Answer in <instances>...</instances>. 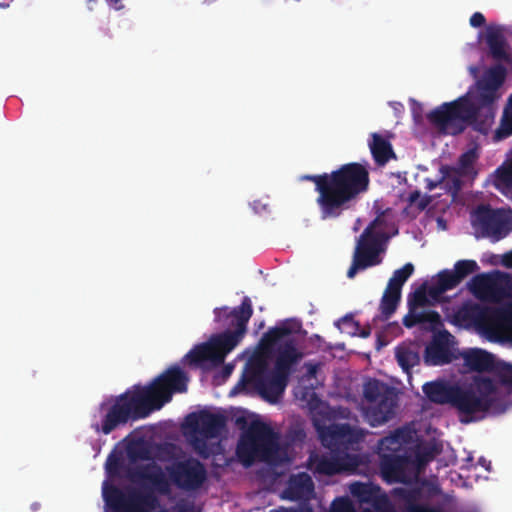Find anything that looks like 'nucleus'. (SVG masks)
Returning <instances> with one entry per match:
<instances>
[{"instance_id":"1","label":"nucleus","mask_w":512,"mask_h":512,"mask_svg":"<svg viewBox=\"0 0 512 512\" xmlns=\"http://www.w3.org/2000/svg\"><path fill=\"white\" fill-rule=\"evenodd\" d=\"M188 377L177 365L159 375L148 386H132L122 394L99 405L91 428L96 433L109 435L127 423L146 418L171 400L174 392H186Z\"/></svg>"},{"instance_id":"2","label":"nucleus","mask_w":512,"mask_h":512,"mask_svg":"<svg viewBox=\"0 0 512 512\" xmlns=\"http://www.w3.org/2000/svg\"><path fill=\"white\" fill-rule=\"evenodd\" d=\"M301 179L315 185L320 218L337 219L345 211L353 209L361 196L369 190V165L350 162L330 173L304 175Z\"/></svg>"},{"instance_id":"3","label":"nucleus","mask_w":512,"mask_h":512,"mask_svg":"<svg viewBox=\"0 0 512 512\" xmlns=\"http://www.w3.org/2000/svg\"><path fill=\"white\" fill-rule=\"evenodd\" d=\"M510 406L508 397L500 396L494 380L485 376L474 377L471 383L458 384L452 408L462 424H469L505 413Z\"/></svg>"},{"instance_id":"4","label":"nucleus","mask_w":512,"mask_h":512,"mask_svg":"<svg viewBox=\"0 0 512 512\" xmlns=\"http://www.w3.org/2000/svg\"><path fill=\"white\" fill-rule=\"evenodd\" d=\"M168 477L162 467L156 463L140 465L129 472L134 482L149 485L160 495L171 493V483L185 491L199 489L207 479L205 466L196 458L190 457L176 461L166 467Z\"/></svg>"},{"instance_id":"5","label":"nucleus","mask_w":512,"mask_h":512,"mask_svg":"<svg viewBox=\"0 0 512 512\" xmlns=\"http://www.w3.org/2000/svg\"><path fill=\"white\" fill-rule=\"evenodd\" d=\"M495 106L474 105L467 95L445 102L427 114L428 121L442 133L457 135L462 133L467 123L474 130L487 134L495 117Z\"/></svg>"},{"instance_id":"6","label":"nucleus","mask_w":512,"mask_h":512,"mask_svg":"<svg viewBox=\"0 0 512 512\" xmlns=\"http://www.w3.org/2000/svg\"><path fill=\"white\" fill-rule=\"evenodd\" d=\"M252 314V303L248 296H245L241 304L232 310H229L228 307L214 309L216 322L220 323L222 326L234 327L233 331L226 330L212 336L209 340L213 351L216 353L218 363L222 364L226 355L242 340Z\"/></svg>"},{"instance_id":"7","label":"nucleus","mask_w":512,"mask_h":512,"mask_svg":"<svg viewBox=\"0 0 512 512\" xmlns=\"http://www.w3.org/2000/svg\"><path fill=\"white\" fill-rule=\"evenodd\" d=\"M387 226L385 214L381 212L363 230L357 240L352 264L347 271L348 278L352 279L358 271L382 263L381 254L385 251V244L390 239Z\"/></svg>"},{"instance_id":"8","label":"nucleus","mask_w":512,"mask_h":512,"mask_svg":"<svg viewBox=\"0 0 512 512\" xmlns=\"http://www.w3.org/2000/svg\"><path fill=\"white\" fill-rule=\"evenodd\" d=\"M276 448L275 434L271 427L263 422H253L241 435L236 455L245 467H250L256 460H268Z\"/></svg>"},{"instance_id":"9","label":"nucleus","mask_w":512,"mask_h":512,"mask_svg":"<svg viewBox=\"0 0 512 512\" xmlns=\"http://www.w3.org/2000/svg\"><path fill=\"white\" fill-rule=\"evenodd\" d=\"M363 397L369 404L364 413L371 426L382 425L395 416L398 394L394 387L378 379H369L363 386Z\"/></svg>"},{"instance_id":"10","label":"nucleus","mask_w":512,"mask_h":512,"mask_svg":"<svg viewBox=\"0 0 512 512\" xmlns=\"http://www.w3.org/2000/svg\"><path fill=\"white\" fill-rule=\"evenodd\" d=\"M453 320L458 326L475 327L489 335H497L507 321V312L501 308L467 301L455 311Z\"/></svg>"},{"instance_id":"11","label":"nucleus","mask_w":512,"mask_h":512,"mask_svg":"<svg viewBox=\"0 0 512 512\" xmlns=\"http://www.w3.org/2000/svg\"><path fill=\"white\" fill-rule=\"evenodd\" d=\"M288 380V376L276 370L271 372L267 360L261 355L249 359L243 375V381L252 384L264 399L271 402L283 393Z\"/></svg>"},{"instance_id":"12","label":"nucleus","mask_w":512,"mask_h":512,"mask_svg":"<svg viewBox=\"0 0 512 512\" xmlns=\"http://www.w3.org/2000/svg\"><path fill=\"white\" fill-rule=\"evenodd\" d=\"M103 498L106 512H148L158 505V499L153 492L123 490L107 483L103 486Z\"/></svg>"},{"instance_id":"13","label":"nucleus","mask_w":512,"mask_h":512,"mask_svg":"<svg viewBox=\"0 0 512 512\" xmlns=\"http://www.w3.org/2000/svg\"><path fill=\"white\" fill-rule=\"evenodd\" d=\"M473 225L482 236L499 241L512 231V211L480 205L474 212Z\"/></svg>"},{"instance_id":"14","label":"nucleus","mask_w":512,"mask_h":512,"mask_svg":"<svg viewBox=\"0 0 512 512\" xmlns=\"http://www.w3.org/2000/svg\"><path fill=\"white\" fill-rule=\"evenodd\" d=\"M427 284H421L414 292L410 293L407 298L408 313L403 318V325L406 328H412L416 325H422L424 329L436 331L442 326L441 316L434 310L418 311V308L428 305Z\"/></svg>"},{"instance_id":"15","label":"nucleus","mask_w":512,"mask_h":512,"mask_svg":"<svg viewBox=\"0 0 512 512\" xmlns=\"http://www.w3.org/2000/svg\"><path fill=\"white\" fill-rule=\"evenodd\" d=\"M468 286L473 295L481 300L498 302L512 295L511 277L500 272L478 274Z\"/></svg>"},{"instance_id":"16","label":"nucleus","mask_w":512,"mask_h":512,"mask_svg":"<svg viewBox=\"0 0 512 512\" xmlns=\"http://www.w3.org/2000/svg\"><path fill=\"white\" fill-rule=\"evenodd\" d=\"M365 435L364 429L352 427L348 423L332 424L319 433L322 445L330 452L339 453H349L364 440Z\"/></svg>"},{"instance_id":"17","label":"nucleus","mask_w":512,"mask_h":512,"mask_svg":"<svg viewBox=\"0 0 512 512\" xmlns=\"http://www.w3.org/2000/svg\"><path fill=\"white\" fill-rule=\"evenodd\" d=\"M506 78V69L498 64L489 68L476 82V94L474 95V105L495 106V102L500 97L498 90L503 85Z\"/></svg>"},{"instance_id":"18","label":"nucleus","mask_w":512,"mask_h":512,"mask_svg":"<svg viewBox=\"0 0 512 512\" xmlns=\"http://www.w3.org/2000/svg\"><path fill=\"white\" fill-rule=\"evenodd\" d=\"M350 493L360 503L368 505L362 512H394L388 496L378 485L373 483L354 482L350 485Z\"/></svg>"},{"instance_id":"19","label":"nucleus","mask_w":512,"mask_h":512,"mask_svg":"<svg viewBox=\"0 0 512 512\" xmlns=\"http://www.w3.org/2000/svg\"><path fill=\"white\" fill-rule=\"evenodd\" d=\"M188 426L205 439L216 438L226 426V417L203 410L187 417Z\"/></svg>"},{"instance_id":"20","label":"nucleus","mask_w":512,"mask_h":512,"mask_svg":"<svg viewBox=\"0 0 512 512\" xmlns=\"http://www.w3.org/2000/svg\"><path fill=\"white\" fill-rule=\"evenodd\" d=\"M452 338L453 336L447 330L435 333L431 342L425 348V363L432 366L450 363L452 361V352L450 349V341Z\"/></svg>"},{"instance_id":"21","label":"nucleus","mask_w":512,"mask_h":512,"mask_svg":"<svg viewBox=\"0 0 512 512\" xmlns=\"http://www.w3.org/2000/svg\"><path fill=\"white\" fill-rule=\"evenodd\" d=\"M390 494L405 512H444L439 506L421 503L423 491L419 487H395Z\"/></svg>"},{"instance_id":"22","label":"nucleus","mask_w":512,"mask_h":512,"mask_svg":"<svg viewBox=\"0 0 512 512\" xmlns=\"http://www.w3.org/2000/svg\"><path fill=\"white\" fill-rule=\"evenodd\" d=\"M409 457L406 454H382L380 457V471L387 483H407L409 477L407 468Z\"/></svg>"},{"instance_id":"23","label":"nucleus","mask_w":512,"mask_h":512,"mask_svg":"<svg viewBox=\"0 0 512 512\" xmlns=\"http://www.w3.org/2000/svg\"><path fill=\"white\" fill-rule=\"evenodd\" d=\"M358 457L350 453L331 452L329 456L322 455L316 464V471L320 474L332 476L342 471L356 468Z\"/></svg>"},{"instance_id":"24","label":"nucleus","mask_w":512,"mask_h":512,"mask_svg":"<svg viewBox=\"0 0 512 512\" xmlns=\"http://www.w3.org/2000/svg\"><path fill=\"white\" fill-rule=\"evenodd\" d=\"M314 493V483L306 472L291 475L287 486L282 493V498L291 501L309 500Z\"/></svg>"},{"instance_id":"25","label":"nucleus","mask_w":512,"mask_h":512,"mask_svg":"<svg viewBox=\"0 0 512 512\" xmlns=\"http://www.w3.org/2000/svg\"><path fill=\"white\" fill-rule=\"evenodd\" d=\"M303 356V353L297 349L296 341L288 339L280 344L277 349L274 370L278 371L281 375L284 374L290 377L294 366L300 362Z\"/></svg>"},{"instance_id":"26","label":"nucleus","mask_w":512,"mask_h":512,"mask_svg":"<svg viewBox=\"0 0 512 512\" xmlns=\"http://www.w3.org/2000/svg\"><path fill=\"white\" fill-rule=\"evenodd\" d=\"M464 365L470 370L475 372H495L498 362L495 360L493 354L479 349L473 348L462 353Z\"/></svg>"},{"instance_id":"27","label":"nucleus","mask_w":512,"mask_h":512,"mask_svg":"<svg viewBox=\"0 0 512 512\" xmlns=\"http://www.w3.org/2000/svg\"><path fill=\"white\" fill-rule=\"evenodd\" d=\"M458 383L445 381H433L425 383L422 387L426 397L433 403L452 407L455 391Z\"/></svg>"},{"instance_id":"28","label":"nucleus","mask_w":512,"mask_h":512,"mask_svg":"<svg viewBox=\"0 0 512 512\" xmlns=\"http://www.w3.org/2000/svg\"><path fill=\"white\" fill-rule=\"evenodd\" d=\"M408 441L409 433L405 429L398 428L378 441L377 453L379 457H382V454H406L403 451V445Z\"/></svg>"},{"instance_id":"29","label":"nucleus","mask_w":512,"mask_h":512,"mask_svg":"<svg viewBox=\"0 0 512 512\" xmlns=\"http://www.w3.org/2000/svg\"><path fill=\"white\" fill-rule=\"evenodd\" d=\"M486 43L493 59L497 61L509 60V54L506 51L505 39L500 28L489 26L487 28Z\"/></svg>"},{"instance_id":"30","label":"nucleus","mask_w":512,"mask_h":512,"mask_svg":"<svg viewBox=\"0 0 512 512\" xmlns=\"http://www.w3.org/2000/svg\"><path fill=\"white\" fill-rule=\"evenodd\" d=\"M184 361H187L189 365L195 367L202 366L207 361L215 365H220V363L217 362L216 353L213 351L209 341L196 345L185 355Z\"/></svg>"},{"instance_id":"31","label":"nucleus","mask_w":512,"mask_h":512,"mask_svg":"<svg viewBox=\"0 0 512 512\" xmlns=\"http://www.w3.org/2000/svg\"><path fill=\"white\" fill-rule=\"evenodd\" d=\"M369 147L371 154L378 165L386 164L395 156L390 142L378 133L372 134V141L370 142Z\"/></svg>"},{"instance_id":"32","label":"nucleus","mask_w":512,"mask_h":512,"mask_svg":"<svg viewBox=\"0 0 512 512\" xmlns=\"http://www.w3.org/2000/svg\"><path fill=\"white\" fill-rule=\"evenodd\" d=\"M460 282L452 270H442L437 275V281L428 288L429 296L433 299L439 298L443 293L456 288Z\"/></svg>"},{"instance_id":"33","label":"nucleus","mask_w":512,"mask_h":512,"mask_svg":"<svg viewBox=\"0 0 512 512\" xmlns=\"http://www.w3.org/2000/svg\"><path fill=\"white\" fill-rule=\"evenodd\" d=\"M291 333L292 331L287 325L272 327L263 334L260 345L264 350L271 351L278 341Z\"/></svg>"},{"instance_id":"34","label":"nucleus","mask_w":512,"mask_h":512,"mask_svg":"<svg viewBox=\"0 0 512 512\" xmlns=\"http://www.w3.org/2000/svg\"><path fill=\"white\" fill-rule=\"evenodd\" d=\"M401 299V293L386 288L380 302V311L385 320H388L396 311Z\"/></svg>"},{"instance_id":"35","label":"nucleus","mask_w":512,"mask_h":512,"mask_svg":"<svg viewBox=\"0 0 512 512\" xmlns=\"http://www.w3.org/2000/svg\"><path fill=\"white\" fill-rule=\"evenodd\" d=\"M396 359L406 373H410L411 368L419 364L420 361L418 353L407 347L396 348Z\"/></svg>"},{"instance_id":"36","label":"nucleus","mask_w":512,"mask_h":512,"mask_svg":"<svg viewBox=\"0 0 512 512\" xmlns=\"http://www.w3.org/2000/svg\"><path fill=\"white\" fill-rule=\"evenodd\" d=\"M414 272V266L412 263H406L402 268L394 271L392 277L389 279L386 288L401 293L403 284Z\"/></svg>"},{"instance_id":"37","label":"nucleus","mask_w":512,"mask_h":512,"mask_svg":"<svg viewBox=\"0 0 512 512\" xmlns=\"http://www.w3.org/2000/svg\"><path fill=\"white\" fill-rule=\"evenodd\" d=\"M479 270V266L475 260L465 259L459 260L454 264L453 273L461 283L468 275Z\"/></svg>"},{"instance_id":"38","label":"nucleus","mask_w":512,"mask_h":512,"mask_svg":"<svg viewBox=\"0 0 512 512\" xmlns=\"http://www.w3.org/2000/svg\"><path fill=\"white\" fill-rule=\"evenodd\" d=\"M512 135V95L509 98V106L505 109L500 127L496 131L497 139H504Z\"/></svg>"},{"instance_id":"39","label":"nucleus","mask_w":512,"mask_h":512,"mask_svg":"<svg viewBox=\"0 0 512 512\" xmlns=\"http://www.w3.org/2000/svg\"><path fill=\"white\" fill-rule=\"evenodd\" d=\"M494 374L503 386L512 389V364L498 362Z\"/></svg>"},{"instance_id":"40","label":"nucleus","mask_w":512,"mask_h":512,"mask_svg":"<svg viewBox=\"0 0 512 512\" xmlns=\"http://www.w3.org/2000/svg\"><path fill=\"white\" fill-rule=\"evenodd\" d=\"M477 155L474 150H469L463 153L459 158V167L456 168L462 174L468 175L473 170V164L476 161Z\"/></svg>"},{"instance_id":"41","label":"nucleus","mask_w":512,"mask_h":512,"mask_svg":"<svg viewBox=\"0 0 512 512\" xmlns=\"http://www.w3.org/2000/svg\"><path fill=\"white\" fill-rule=\"evenodd\" d=\"M336 325L342 332H347L352 335H355L360 329L359 322L355 321L352 315H345Z\"/></svg>"},{"instance_id":"42","label":"nucleus","mask_w":512,"mask_h":512,"mask_svg":"<svg viewBox=\"0 0 512 512\" xmlns=\"http://www.w3.org/2000/svg\"><path fill=\"white\" fill-rule=\"evenodd\" d=\"M330 512H357L352 501L348 497L336 498L332 504Z\"/></svg>"},{"instance_id":"43","label":"nucleus","mask_w":512,"mask_h":512,"mask_svg":"<svg viewBox=\"0 0 512 512\" xmlns=\"http://www.w3.org/2000/svg\"><path fill=\"white\" fill-rule=\"evenodd\" d=\"M450 172L449 177L446 178L445 182L449 189L453 190L454 194H456L462 186L461 176H465V174H462L459 170H457L455 167L450 166Z\"/></svg>"},{"instance_id":"44","label":"nucleus","mask_w":512,"mask_h":512,"mask_svg":"<svg viewBox=\"0 0 512 512\" xmlns=\"http://www.w3.org/2000/svg\"><path fill=\"white\" fill-rule=\"evenodd\" d=\"M450 166L448 165H442L440 167V173H441V177L438 179V180H432V179H425V182H426V189L428 191H432L434 190L436 187H438L439 185H441L442 183L445 182L446 178H448L450 175H449V172H450Z\"/></svg>"},{"instance_id":"45","label":"nucleus","mask_w":512,"mask_h":512,"mask_svg":"<svg viewBox=\"0 0 512 512\" xmlns=\"http://www.w3.org/2000/svg\"><path fill=\"white\" fill-rule=\"evenodd\" d=\"M498 181L508 191L512 192V161L506 168L499 171Z\"/></svg>"},{"instance_id":"46","label":"nucleus","mask_w":512,"mask_h":512,"mask_svg":"<svg viewBox=\"0 0 512 512\" xmlns=\"http://www.w3.org/2000/svg\"><path fill=\"white\" fill-rule=\"evenodd\" d=\"M122 466L121 459L115 454L111 453L105 463L106 471L109 475H117Z\"/></svg>"},{"instance_id":"47","label":"nucleus","mask_w":512,"mask_h":512,"mask_svg":"<svg viewBox=\"0 0 512 512\" xmlns=\"http://www.w3.org/2000/svg\"><path fill=\"white\" fill-rule=\"evenodd\" d=\"M470 25L474 28H479L485 25L486 19L481 12H475L470 17Z\"/></svg>"},{"instance_id":"48","label":"nucleus","mask_w":512,"mask_h":512,"mask_svg":"<svg viewBox=\"0 0 512 512\" xmlns=\"http://www.w3.org/2000/svg\"><path fill=\"white\" fill-rule=\"evenodd\" d=\"M304 366L306 368V377L308 379L316 377V374H317L318 369H319V364L318 363L307 362V363L304 364Z\"/></svg>"},{"instance_id":"49","label":"nucleus","mask_w":512,"mask_h":512,"mask_svg":"<svg viewBox=\"0 0 512 512\" xmlns=\"http://www.w3.org/2000/svg\"><path fill=\"white\" fill-rule=\"evenodd\" d=\"M431 201H432V198H431V196H429V195H425V196H423V197H422V196H420V199H418V201H417V205H416V206H417V208H418L420 211H423V210H425V209L429 206V204L431 203Z\"/></svg>"},{"instance_id":"50","label":"nucleus","mask_w":512,"mask_h":512,"mask_svg":"<svg viewBox=\"0 0 512 512\" xmlns=\"http://www.w3.org/2000/svg\"><path fill=\"white\" fill-rule=\"evenodd\" d=\"M422 106L420 103L413 100L412 114L416 121L421 119Z\"/></svg>"},{"instance_id":"51","label":"nucleus","mask_w":512,"mask_h":512,"mask_svg":"<svg viewBox=\"0 0 512 512\" xmlns=\"http://www.w3.org/2000/svg\"><path fill=\"white\" fill-rule=\"evenodd\" d=\"M421 193L419 190H415L409 194L408 202L413 205H417L418 199H420Z\"/></svg>"},{"instance_id":"52","label":"nucleus","mask_w":512,"mask_h":512,"mask_svg":"<svg viewBox=\"0 0 512 512\" xmlns=\"http://www.w3.org/2000/svg\"><path fill=\"white\" fill-rule=\"evenodd\" d=\"M503 265L512 269V250L503 256Z\"/></svg>"},{"instance_id":"53","label":"nucleus","mask_w":512,"mask_h":512,"mask_svg":"<svg viewBox=\"0 0 512 512\" xmlns=\"http://www.w3.org/2000/svg\"><path fill=\"white\" fill-rule=\"evenodd\" d=\"M109 5L112 6L116 10H121L124 6L122 4V0H107Z\"/></svg>"},{"instance_id":"54","label":"nucleus","mask_w":512,"mask_h":512,"mask_svg":"<svg viewBox=\"0 0 512 512\" xmlns=\"http://www.w3.org/2000/svg\"><path fill=\"white\" fill-rule=\"evenodd\" d=\"M370 334H371V328L368 326V327L362 328L358 335L361 338H368L370 336Z\"/></svg>"},{"instance_id":"55","label":"nucleus","mask_w":512,"mask_h":512,"mask_svg":"<svg viewBox=\"0 0 512 512\" xmlns=\"http://www.w3.org/2000/svg\"><path fill=\"white\" fill-rule=\"evenodd\" d=\"M201 446L205 447V442L204 441H197L196 442V448L199 450V452L201 453L202 456L204 457H207V453H205L204 451L201 450Z\"/></svg>"},{"instance_id":"56","label":"nucleus","mask_w":512,"mask_h":512,"mask_svg":"<svg viewBox=\"0 0 512 512\" xmlns=\"http://www.w3.org/2000/svg\"><path fill=\"white\" fill-rule=\"evenodd\" d=\"M432 458H433V455L430 452H425L422 455V459L425 461H430V460H432Z\"/></svg>"},{"instance_id":"57","label":"nucleus","mask_w":512,"mask_h":512,"mask_svg":"<svg viewBox=\"0 0 512 512\" xmlns=\"http://www.w3.org/2000/svg\"><path fill=\"white\" fill-rule=\"evenodd\" d=\"M276 512H299V511L296 509H293V508H281V509L277 510Z\"/></svg>"},{"instance_id":"58","label":"nucleus","mask_w":512,"mask_h":512,"mask_svg":"<svg viewBox=\"0 0 512 512\" xmlns=\"http://www.w3.org/2000/svg\"><path fill=\"white\" fill-rule=\"evenodd\" d=\"M505 33L512 40V25L505 29Z\"/></svg>"},{"instance_id":"59","label":"nucleus","mask_w":512,"mask_h":512,"mask_svg":"<svg viewBox=\"0 0 512 512\" xmlns=\"http://www.w3.org/2000/svg\"><path fill=\"white\" fill-rule=\"evenodd\" d=\"M295 434H296L297 438H304L305 437V433L303 432V430H297L295 432Z\"/></svg>"},{"instance_id":"60","label":"nucleus","mask_w":512,"mask_h":512,"mask_svg":"<svg viewBox=\"0 0 512 512\" xmlns=\"http://www.w3.org/2000/svg\"><path fill=\"white\" fill-rule=\"evenodd\" d=\"M6 6H8V5L0 3V7H6Z\"/></svg>"},{"instance_id":"61","label":"nucleus","mask_w":512,"mask_h":512,"mask_svg":"<svg viewBox=\"0 0 512 512\" xmlns=\"http://www.w3.org/2000/svg\"><path fill=\"white\" fill-rule=\"evenodd\" d=\"M471 71H472L473 73H476V68H471Z\"/></svg>"},{"instance_id":"62","label":"nucleus","mask_w":512,"mask_h":512,"mask_svg":"<svg viewBox=\"0 0 512 512\" xmlns=\"http://www.w3.org/2000/svg\"><path fill=\"white\" fill-rule=\"evenodd\" d=\"M96 0H87L88 3L95 2Z\"/></svg>"}]
</instances>
